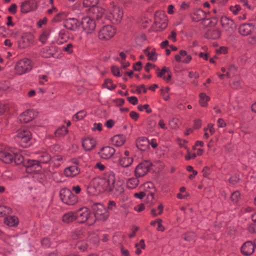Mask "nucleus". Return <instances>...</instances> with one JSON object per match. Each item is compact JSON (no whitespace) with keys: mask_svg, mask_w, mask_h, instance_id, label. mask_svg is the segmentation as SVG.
Wrapping results in <instances>:
<instances>
[{"mask_svg":"<svg viewBox=\"0 0 256 256\" xmlns=\"http://www.w3.org/2000/svg\"><path fill=\"white\" fill-rule=\"evenodd\" d=\"M114 182L115 176L112 172L106 174L102 178H97L94 180V182L101 187L99 191L104 190L108 192L113 190Z\"/></svg>","mask_w":256,"mask_h":256,"instance_id":"obj_1","label":"nucleus"},{"mask_svg":"<svg viewBox=\"0 0 256 256\" xmlns=\"http://www.w3.org/2000/svg\"><path fill=\"white\" fill-rule=\"evenodd\" d=\"M122 16L123 12L122 9L114 5V3L110 4L105 14L106 18L114 24L120 23L122 20Z\"/></svg>","mask_w":256,"mask_h":256,"instance_id":"obj_2","label":"nucleus"},{"mask_svg":"<svg viewBox=\"0 0 256 256\" xmlns=\"http://www.w3.org/2000/svg\"><path fill=\"white\" fill-rule=\"evenodd\" d=\"M32 133L26 128H22L17 131L16 139L23 147L30 146L32 140Z\"/></svg>","mask_w":256,"mask_h":256,"instance_id":"obj_3","label":"nucleus"},{"mask_svg":"<svg viewBox=\"0 0 256 256\" xmlns=\"http://www.w3.org/2000/svg\"><path fill=\"white\" fill-rule=\"evenodd\" d=\"M32 68V61L28 58H23L16 63L15 70L18 74L22 75L30 71Z\"/></svg>","mask_w":256,"mask_h":256,"instance_id":"obj_4","label":"nucleus"},{"mask_svg":"<svg viewBox=\"0 0 256 256\" xmlns=\"http://www.w3.org/2000/svg\"><path fill=\"white\" fill-rule=\"evenodd\" d=\"M60 196L62 202L68 205L72 206L78 202V197L68 188H62L60 192Z\"/></svg>","mask_w":256,"mask_h":256,"instance_id":"obj_5","label":"nucleus"},{"mask_svg":"<svg viewBox=\"0 0 256 256\" xmlns=\"http://www.w3.org/2000/svg\"><path fill=\"white\" fill-rule=\"evenodd\" d=\"M76 220L78 222H86L87 224L88 225H92L94 224V220L92 218L90 217V211L87 208H82L76 211Z\"/></svg>","mask_w":256,"mask_h":256,"instance_id":"obj_6","label":"nucleus"},{"mask_svg":"<svg viewBox=\"0 0 256 256\" xmlns=\"http://www.w3.org/2000/svg\"><path fill=\"white\" fill-rule=\"evenodd\" d=\"M80 24L83 31L88 35L93 34L96 30V23L95 20L90 16L83 18Z\"/></svg>","mask_w":256,"mask_h":256,"instance_id":"obj_7","label":"nucleus"},{"mask_svg":"<svg viewBox=\"0 0 256 256\" xmlns=\"http://www.w3.org/2000/svg\"><path fill=\"white\" fill-rule=\"evenodd\" d=\"M95 218L100 220H106L109 216V212L106 208L100 204H95L92 206Z\"/></svg>","mask_w":256,"mask_h":256,"instance_id":"obj_8","label":"nucleus"},{"mask_svg":"<svg viewBox=\"0 0 256 256\" xmlns=\"http://www.w3.org/2000/svg\"><path fill=\"white\" fill-rule=\"evenodd\" d=\"M116 32V29L112 26H104L99 31L98 36L101 40H108L112 38Z\"/></svg>","mask_w":256,"mask_h":256,"instance_id":"obj_9","label":"nucleus"},{"mask_svg":"<svg viewBox=\"0 0 256 256\" xmlns=\"http://www.w3.org/2000/svg\"><path fill=\"white\" fill-rule=\"evenodd\" d=\"M24 166L26 172L30 174L38 172L42 169V166L38 162L35 160L26 159Z\"/></svg>","mask_w":256,"mask_h":256,"instance_id":"obj_10","label":"nucleus"},{"mask_svg":"<svg viewBox=\"0 0 256 256\" xmlns=\"http://www.w3.org/2000/svg\"><path fill=\"white\" fill-rule=\"evenodd\" d=\"M152 164L149 161L140 163L135 169V175L137 178L142 177L148 172Z\"/></svg>","mask_w":256,"mask_h":256,"instance_id":"obj_11","label":"nucleus"},{"mask_svg":"<svg viewBox=\"0 0 256 256\" xmlns=\"http://www.w3.org/2000/svg\"><path fill=\"white\" fill-rule=\"evenodd\" d=\"M74 166H71L66 168L64 170V174L66 177H74L80 172V169L78 166L80 164V160H74Z\"/></svg>","mask_w":256,"mask_h":256,"instance_id":"obj_12","label":"nucleus"},{"mask_svg":"<svg viewBox=\"0 0 256 256\" xmlns=\"http://www.w3.org/2000/svg\"><path fill=\"white\" fill-rule=\"evenodd\" d=\"M14 152L12 149L4 148L0 150V160L6 164H10L14 160Z\"/></svg>","mask_w":256,"mask_h":256,"instance_id":"obj_13","label":"nucleus"},{"mask_svg":"<svg viewBox=\"0 0 256 256\" xmlns=\"http://www.w3.org/2000/svg\"><path fill=\"white\" fill-rule=\"evenodd\" d=\"M37 4L34 0H28L21 3L20 10L22 13H28L37 8Z\"/></svg>","mask_w":256,"mask_h":256,"instance_id":"obj_14","label":"nucleus"},{"mask_svg":"<svg viewBox=\"0 0 256 256\" xmlns=\"http://www.w3.org/2000/svg\"><path fill=\"white\" fill-rule=\"evenodd\" d=\"M89 12L91 18L94 20H98L100 19L103 16H105L106 13L102 8L98 6L89 8Z\"/></svg>","mask_w":256,"mask_h":256,"instance_id":"obj_15","label":"nucleus"},{"mask_svg":"<svg viewBox=\"0 0 256 256\" xmlns=\"http://www.w3.org/2000/svg\"><path fill=\"white\" fill-rule=\"evenodd\" d=\"M116 152V150L110 146L102 148L99 152L100 157L103 159H109L111 158Z\"/></svg>","mask_w":256,"mask_h":256,"instance_id":"obj_16","label":"nucleus"},{"mask_svg":"<svg viewBox=\"0 0 256 256\" xmlns=\"http://www.w3.org/2000/svg\"><path fill=\"white\" fill-rule=\"evenodd\" d=\"M254 30V26L252 24L244 23L240 25L238 28L239 33L244 36L250 34Z\"/></svg>","mask_w":256,"mask_h":256,"instance_id":"obj_17","label":"nucleus"},{"mask_svg":"<svg viewBox=\"0 0 256 256\" xmlns=\"http://www.w3.org/2000/svg\"><path fill=\"white\" fill-rule=\"evenodd\" d=\"M166 18L162 12H156L154 16V24L157 27L162 29L164 28L166 26Z\"/></svg>","mask_w":256,"mask_h":256,"instance_id":"obj_18","label":"nucleus"},{"mask_svg":"<svg viewBox=\"0 0 256 256\" xmlns=\"http://www.w3.org/2000/svg\"><path fill=\"white\" fill-rule=\"evenodd\" d=\"M221 22L222 28L226 31L232 32L236 28V24L234 22L227 17L222 18Z\"/></svg>","mask_w":256,"mask_h":256,"instance_id":"obj_19","label":"nucleus"},{"mask_svg":"<svg viewBox=\"0 0 256 256\" xmlns=\"http://www.w3.org/2000/svg\"><path fill=\"white\" fill-rule=\"evenodd\" d=\"M35 114L32 110H28L22 112L19 116V120L21 122L26 123L34 118Z\"/></svg>","mask_w":256,"mask_h":256,"instance_id":"obj_20","label":"nucleus"},{"mask_svg":"<svg viewBox=\"0 0 256 256\" xmlns=\"http://www.w3.org/2000/svg\"><path fill=\"white\" fill-rule=\"evenodd\" d=\"M175 60L178 62L188 64L192 60V56L188 54L186 51L181 50L178 54L175 56Z\"/></svg>","mask_w":256,"mask_h":256,"instance_id":"obj_21","label":"nucleus"},{"mask_svg":"<svg viewBox=\"0 0 256 256\" xmlns=\"http://www.w3.org/2000/svg\"><path fill=\"white\" fill-rule=\"evenodd\" d=\"M79 26L78 20L75 18H68L64 22V26L71 30H76Z\"/></svg>","mask_w":256,"mask_h":256,"instance_id":"obj_22","label":"nucleus"},{"mask_svg":"<svg viewBox=\"0 0 256 256\" xmlns=\"http://www.w3.org/2000/svg\"><path fill=\"white\" fill-rule=\"evenodd\" d=\"M254 244L252 242L248 241L242 246L241 252L246 256H250L254 252Z\"/></svg>","mask_w":256,"mask_h":256,"instance_id":"obj_23","label":"nucleus"},{"mask_svg":"<svg viewBox=\"0 0 256 256\" xmlns=\"http://www.w3.org/2000/svg\"><path fill=\"white\" fill-rule=\"evenodd\" d=\"M136 145L139 150L144 151L148 148L150 142L146 137H140L136 140Z\"/></svg>","mask_w":256,"mask_h":256,"instance_id":"obj_24","label":"nucleus"},{"mask_svg":"<svg viewBox=\"0 0 256 256\" xmlns=\"http://www.w3.org/2000/svg\"><path fill=\"white\" fill-rule=\"evenodd\" d=\"M221 32L220 30L216 27L210 28L205 34L206 38L214 40L220 38Z\"/></svg>","mask_w":256,"mask_h":256,"instance_id":"obj_25","label":"nucleus"},{"mask_svg":"<svg viewBox=\"0 0 256 256\" xmlns=\"http://www.w3.org/2000/svg\"><path fill=\"white\" fill-rule=\"evenodd\" d=\"M96 145V142L94 138L90 137L86 138L83 140L82 146L86 150H92Z\"/></svg>","mask_w":256,"mask_h":256,"instance_id":"obj_26","label":"nucleus"},{"mask_svg":"<svg viewBox=\"0 0 256 256\" xmlns=\"http://www.w3.org/2000/svg\"><path fill=\"white\" fill-rule=\"evenodd\" d=\"M157 74L158 77L162 78L167 82H169L171 78L170 68L166 66L164 67L160 72H158Z\"/></svg>","mask_w":256,"mask_h":256,"instance_id":"obj_27","label":"nucleus"},{"mask_svg":"<svg viewBox=\"0 0 256 256\" xmlns=\"http://www.w3.org/2000/svg\"><path fill=\"white\" fill-rule=\"evenodd\" d=\"M133 162V158L131 156H121L118 160L119 164L123 168H128Z\"/></svg>","mask_w":256,"mask_h":256,"instance_id":"obj_28","label":"nucleus"},{"mask_svg":"<svg viewBox=\"0 0 256 256\" xmlns=\"http://www.w3.org/2000/svg\"><path fill=\"white\" fill-rule=\"evenodd\" d=\"M126 140L124 136L123 135H116L112 138V142L116 146H120L124 144Z\"/></svg>","mask_w":256,"mask_h":256,"instance_id":"obj_29","label":"nucleus"},{"mask_svg":"<svg viewBox=\"0 0 256 256\" xmlns=\"http://www.w3.org/2000/svg\"><path fill=\"white\" fill-rule=\"evenodd\" d=\"M138 178H128L126 182V186L129 189H134L136 188L139 184Z\"/></svg>","mask_w":256,"mask_h":256,"instance_id":"obj_30","label":"nucleus"},{"mask_svg":"<svg viewBox=\"0 0 256 256\" xmlns=\"http://www.w3.org/2000/svg\"><path fill=\"white\" fill-rule=\"evenodd\" d=\"M51 160L50 156L46 152H42L40 153L38 156V160L39 164H40L41 163L46 164L48 162Z\"/></svg>","mask_w":256,"mask_h":256,"instance_id":"obj_31","label":"nucleus"},{"mask_svg":"<svg viewBox=\"0 0 256 256\" xmlns=\"http://www.w3.org/2000/svg\"><path fill=\"white\" fill-rule=\"evenodd\" d=\"M4 223L10 226H16L18 223V220L15 216H8L5 218Z\"/></svg>","mask_w":256,"mask_h":256,"instance_id":"obj_32","label":"nucleus"},{"mask_svg":"<svg viewBox=\"0 0 256 256\" xmlns=\"http://www.w3.org/2000/svg\"><path fill=\"white\" fill-rule=\"evenodd\" d=\"M62 220L64 222L69 223L76 220V213L70 212L64 215Z\"/></svg>","mask_w":256,"mask_h":256,"instance_id":"obj_33","label":"nucleus"},{"mask_svg":"<svg viewBox=\"0 0 256 256\" xmlns=\"http://www.w3.org/2000/svg\"><path fill=\"white\" fill-rule=\"evenodd\" d=\"M207 13L204 12L201 10H198L196 11L195 12L194 16L196 18H194L195 20L197 21L201 20H209V18L207 16Z\"/></svg>","mask_w":256,"mask_h":256,"instance_id":"obj_34","label":"nucleus"},{"mask_svg":"<svg viewBox=\"0 0 256 256\" xmlns=\"http://www.w3.org/2000/svg\"><path fill=\"white\" fill-rule=\"evenodd\" d=\"M32 39L28 36H22L19 42V46L20 48H24L29 46L31 42Z\"/></svg>","mask_w":256,"mask_h":256,"instance_id":"obj_35","label":"nucleus"},{"mask_svg":"<svg viewBox=\"0 0 256 256\" xmlns=\"http://www.w3.org/2000/svg\"><path fill=\"white\" fill-rule=\"evenodd\" d=\"M144 53L148 57L149 60L152 61H156V54L154 50H150V48H146L144 50Z\"/></svg>","mask_w":256,"mask_h":256,"instance_id":"obj_36","label":"nucleus"},{"mask_svg":"<svg viewBox=\"0 0 256 256\" xmlns=\"http://www.w3.org/2000/svg\"><path fill=\"white\" fill-rule=\"evenodd\" d=\"M27 158H24L22 156V154H18L16 152H14V162L17 164H22L23 166L24 165V161H25L26 159Z\"/></svg>","mask_w":256,"mask_h":256,"instance_id":"obj_37","label":"nucleus"},{"mask_svg":"<svg viewBox=\"0 0 256 256\" xmlns=\"http://www.w3.org/2000/svg\"><path fill=\"white\" fill-rule=\"evenodd\" d=\"M124 191V188L121 184H118V183L114 184V187L113 190L112 192L114 193V194L118 196L122 194Z\"/></svg>","mask_w":256,"mask_h":256,"instance_id":"obj_38","label":"nucleus"},{"mask_svg":"<svg viewBox=\"0 0 256 256\" xmlns=\"http://www.w3.org/2000/svg\"><path fill=\"white\" fill-rule=\"evenodd\" d=\"M210 98L204 93L200 94V104L201 106L206 107L207 106V102H208Z\"/></svg>","mask_w":256,"mask_h":256,"instance_id":"obj_39","label":"nucleus"},{"mask_svg":"<svg viewBox=\"0 0 256 256\" xmlns=\"http://www.w3.org/2000/svg\"><path fill=\"white\" fill-rule=\"evenodd\" d=\"M98 2V0H84L83 5L84 7L92 8L96 6Z\"/></svg>","mask_w":256,"mask_h":256,"instance_id":"obj_40","label":"nucleus"},{"mask_svg":"<svg viewBox=\"0 0 256 256\" xmlns=\"http://www.w3.org/2000/svg\"><path fill=\"white\" fill-rule=\"evenodd\" d=\"M50 31L48 30H44L40 35L39 40L42 44L46 43L49 38Z\"/></svg>","mask_w":256,"mask_h":256,"instance_id":"obj_41","label":"nucleus"},{"mask_svg":"<svg viewBox=\"0 0 256 256\" xmlns=\"http://www.w3.org/2000/svg\"><path fill=\"white\" fill-rule=\"evenodd\" d=\"M69 14V12H62L58 14L55 17H54L53 18V20L54 22H57L58 21L62 19L68 17Z\"/></svg>","mask_w":256,"mask_h":256,"instance_id":"obj_42","label":"nucleus"},{"mask_svg":"<svg viewBox=\"0 0 256 256\" xmlns=\"http://www.w3.org/2000/svg\"><path fill=\"white\" fill-rule=\"evenodd\" d=\"M86 114L85 111H80L73 116L72 120L74 122L80 120H82L86 116Z\"/></svg>","mask_w":256,"mask_h":256,"instance_id":"obj_43","label":"nucleus"},{"mask_svg":"<svg viewBox=\"0 0 256 256\" xmlns=\"http://www.w3.org/2000/svg\"><path fill=\"white\" fill-rule=\"evenodd\" d=\"M68 132V130L67 128L64 126H63L59 128H58L56 132H55V134L56 136H64Z\"/></svg>","mask_w":256,"mask_h":256,"instance_id":"obj_44","label":"nucleus"},{"mask_svg":"<svg viewBox=\"0 0 256 256\" xmlns=\"http://www.w3.org/2000/svg\"><path fill=\"white\" fill-rule=\"evenodd\" d=\"M164 206L162 204H160L158 206V209H152L151 210V214L154 216H157L158 215L161 214L163 212Z\"/></svg>","mask_w":256,"mask_h":256,"instance_id":"obj_45","label":"nucleus"},{"mask_svg":"<svg viewBox=\"0 0 256 256\" xmlns=\"http://www.w3.org/2000/svg\"><path fill=\"white\" fill-rule=\"evenodd\" d=\"M103 85L110 90H112L116 87V86L112 83V80L110 79L106 80Z\"/></svg>","mask_w":256,"mask_h":256,"instance_id":"obj_46","label":"nucleus"},{"mask_svg":"<svg viewBox=\"0 0 256 256\" xmlns=\"http://www.w3.org/2000/svg\"><path fill=\"white\" fill-rule=\"evenodd\" d=\"M87 244L84 240H80L76 244V248L81 251H84L87 248Z\"/></svg>","mask_w":256,"mask_h":256,"instance_id":"obj_47","label":"nucleus"},{"mask_svg":"<svg viewBox=\"0 0 256 256\" xmlns=\"http://www.w3.org/2000/svg\"><path fill=\"white\" fill-rule=\"evenodd\" d=\"M240 194L239 191L234 192L231 194V200L234 203H237L240 198Z\"/></svg>","mask_w":256,"mask_h":256,"instance_id":"obj_48","label":"nucleus"},{"mask_svg":"<svg viewBox=\"0 0 256 256\" xmlns=\"http://www.w3.org/2000/svg\"><path fill=\"white\" fill-rule=\"evenodd\" d=\"M116 204L115 202L113 200H110L108 204L107 210H111L112 212H115L116 210Z\"/></svg>","mask_w":256,"mask_h":256,"instance_id":"obj_49","label":"nucleus"},{"mask_svg":"<svg viewBox=\"0 0 256 256\" xmlns=\"http://www.w3.org/2000/svg\"><path fill=\"white\" fill-rule=\"evenodd\" d=\"M179 120L178 118H172L169 121V125L172 129H175L178 127Z\"/></svg>","mask_w":256,"mask_h":256,"instance_id":"obj_50","label":"nucleus"},{"mask_svg":"<svg viewBox=\"0 0 256 256\" xmlns=\"http://www.w3.org/2000/svg\"><path fill=\"white\" fill-rule=\"evenodd\" d=\"M10 211V210L9 208L6 206H0V216H2L8 214Z\"/></svg>","mask_w":256,"mask_h":256,"instance_id":"obj_51","label":"nucleus"},{"mask_svg":"<svg viewBox=\"0 0 256 256\" xmlns=\"http://www.w3.org/2000/svg\"><path fill=\"white\" fill-rule=\"evenodd\" d=\"M138 109L140 111H143L146 110V112L148 114H150L152 112V110L150 108V106L148 104H144V105H140L138 107Z\"/></svg>","mask_w":256,"mask_h":256,"instance_id":"obj_52","label":"nucleus"},{"mask_svg":"<svg viewBox=\"0 0 256 256\" xmlns=\"http://www.w3.org/2000/svg\"><path fill=\"white\" fill-rule=\"evenodd\" d=\"M73 45L72 44H68L66 46H63L62 49L64 51L70 54L73 52L72 50Z\"/></svg>","mask_w":256,"mask_h":256,"instance_id":"obj_53","label":"nucleus"},{"mask_svg":"<svg viewBox=\"0 0 256 256\" xmlns=\"http://www.w3.org/2000/svg\"><path fill=\"white\" fill-rule=\"evenodd\" d=\"M230 10L232 12L233 14L236 15L238 14V12L240 10V7L239 5H235L234 6H231L230 8Z\"/></svg>","mask_w":256,"mask_h":256,"instance_id":"obj_54","label":"nucleus"},{"mask_svg":"<svg viewBox=\"0 0 256 256\" xmlns=\"http://www.w3.org/2000/svg\"><path fill=\"white\" fill-rule=\"evenodd\" d=\"M240 180L238 176L234 175L231 176L229 179V182L232 184H235Z\"/></svg>","mask_w":256,"mask_h":256,"instance_id":"obj_55","label":"nucleus"},{"mask_svg":"<svg viewBox=\"0 0 256 256\" xmlns=\"http://www.w3.org/2000/svg\"><path fill=\"white\" fill-rule=\"evenodd\" d=\"M188 154L186 155L184 158L185 159L187 160H190L191 159H194L196 155L194 153H191L188 150H187Z\"/></svg>","mask_w":256,"mask_h":256,"instance_id":"obj_56","label":"nucleus"},{"mask_svg":"<svg viewBox=\"0 0 256 256\" xmlns=\"http://www.w3.org/2000/svg\"><path fill=\"white\" fill-rule=\"evenodd\" d=\"M39 82L41 84H44L45 82L48 80V76L46 75H40L38 76Z\"/></svg>","mask_w":256,"mask_h":256,"instance_id":"obj_57","label":"nucleus"},{"mask_svg":"<svg viewBox=\"0 0 256 256\" xmlns=\"http://www.w3.org/2000/svg\"><path fill=\"white\" fill-rule=\"evenodd\" d=\"M67 36L64 30H61L58 34V38L61 40H66Z\"/></svg>","mask_w":256,"mask_h":256,"instance_id":"obj_58","label":"nucleus"},{"mask_svg":"<svg viewBox=\"0 0 256 256\" xmlns=\"http://www.w3.org/2000/svg\"><path fill=\"white\" fill-rule=\"evenodd\" d=\"M92 130L94 131L98 130L100 132L102 130V124L100 123H94Z\"/></svg>","mask_w":256,"mask_h":256,"instance_id":"obj_59","label":"nucleus"},{"mask_svg":"<svg viewBox=\"0 0 256 256\" xmlns=\"http://www.w3.org/2000/svg\"><path fill=\"white\" fill-rule=\"evenodd\" d=\"M17 6L15 4H12L8 8V11L12 14H15L16 12Z\"/></svg>","mask_w":256,"mask_h":256,"instance_id":"obj_60","label":"nucleus"},{"mask_svg":"<svg viewBox=\"0 0 256 256\" xmlns=\"http://www.w3.org/2000/svg\"><path fill=\"white\" fill-rule=\"evenodd\" d=\"M188 77L190 78L197 79L199 78V74L196 72H188Z\"/></svg>","mask_w":256,"mask_h":256,"instance_id":"obj_61","label":"nucleus"},{"mask_svg":"<svg viewBox=\"0 0 256 256\" xmlns=\"http://www.w3.org/2000/svg\"><path fill=\"white\" fill-rule=\"evenodd\" d=\"M162 220L161 219H157L158 228V231L163 232L164 230V228L162 224Z\"/></svg>","mask_w":256,"mask_h":256,"instance_id":"obj_62","label":"nucleus"},{"mask_svg":"<svg viewBox=\"0 0 256 256\" xmlns=\"http://www.w3.org/2000/svg\"><path fill=\"white\" fill-rule=\"evenodd\" d=\"M204 131H207V130H208L209 132H210V134H213L214 133V129L213 127V125L211 124H209L208 125V127L207 128H206L204 129Z\"/></svg>","mask_w":256,"mask_h":256,"instance_id":"obj_63","label":"nucleus"},{"mask_svg":"<svg viewBox=\"0 0 256 256\" xmlns=\"http://www.w3.org/2000/svg\"><path fill=\"white\" fill-rule=\"evenodd\" d=\"M112 74H114V75L117 76H120V70H119L118 68L116 66H112Z\"/></svg>","mask_w":256,"mask_h":256,"instance_id":"obj_64","label":"nucleus"}]
</instances>
